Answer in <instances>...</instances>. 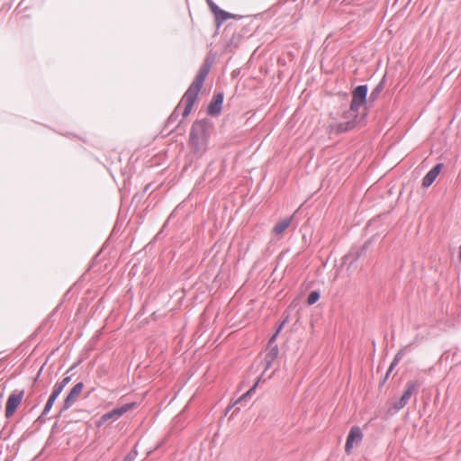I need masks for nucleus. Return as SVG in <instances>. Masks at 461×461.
Here are the masks:
<instances>
[{
  "instance_id": "nucleus-1",
  "label": "nucleus",
  "mask_w": 461,
  "mask_h": 461,
  "mask_svg": "<svg viewBox=\"0 0 461 461\" xmlns=\"http://www.w3.org/2000/svg\"><path fill=\"white\" fill-rule=\"evenodd\" d=\"M210 68L211 63L206 59L200 68L194 81L184 94L180 103L167 120L165 127L170 132L178 128L184 119L190 114L203 82L209 74Z\"/></svg>"
},
{
  "instance_id": "nucleus-2",
  "label": "nucleus",
  "mask_w": 461,
  "mask_h": 461,
  "mask_svg": "<svg viewBox=\"0 0 461 461\" xmlns=\"http://www.w3.org/2000/svg\"><path fill=\"white\" fill-rule=\"evenodd\" d=\"M212 130V122L210 119L204 118L193 122L188 143L197 158H202L207 151Z\"/></svg>"
},
{
  "instance_id": "nucleus-3",
  "label": "nucleus",
  "mask_w": 461,
  "mask_h": 461,
  "mask_svg": "<svg viewBox=\"0 0 461 461\" xmlns=\"http://www.w3.org/2000/svg\"><path fill=\"white\" fill-rule=\"evenodd\" d=\"M420 383L418 380H410L406 383L402 395L397 401L393 403V408L395 411H399L404 408L411 396H416L419 393V387Z\"/></svg>"
},
{
  "instance_id": "nucleus-4",
  "label": "nucleus",
  "mask_w": 461,
  "mask_h": 461,
  "mask_svg": "<svg viewBox=\"0 0 461 461\" xmlns=\"http://www.w3.org/2000/svg\"><path fill=\"white\" fill-rule=\"evenodd\" d=\"M368 86L367 85H359L352 91V100L350 102L351 111L359 112L360 107L368 104Z\"/></svg>"
},
{
  "instance_id": "nucleus-5",
  "label": "nucleus",
  "mask_w": 461,
  "mask_h": 461,
  "mask_svg": "<svg viewBox=\"0 0 461 461\" xmlns=\"http://www.w3.org/2000/svg\"><path fill=\"white\" fill-rule=\"evenodd\" d=\"M136 407H137L136 402H131L119 405V406L113 408V410L107 411L106 413L103 414L99 420L98 425H101V424L108 421L109 420H116L119 418H121L122 415H124L126 412L133 410Z\"/></svg>"
},
{
  "instance_id": "nucleus-6",
  "label": "nucleus",
  "mask_w": 461,
  "mask_h": 461,
  "mask_svg": "<svg viewBox=\"0 0 461 461\" xmlns=\"http://www.w3.org/2000/svg\"><path fill=\"white\" fill-rule=\"evenodd\" d=\"M84 388V383L79 382L76 384L68 392L67 397L65 398L63 404L58 413V417H60L63 412L71 408L77 402V397L82 393Z\"/></svg>"
},
{
  "instance_id": "nucleus-7",
  "label": "nucleus",
  "mask_w": 461,
  "mask_h": 461,
  "mask_svg": "<svg viewBox=\"0 0 461 461\" xmlns=\"http://www.w3.org/2000/svg\"><path fill=\"white\" fill-rule=\"evenodd\" d=\"M24 397V390H14L8 397L5 405V417L10 418L16 411Z\"/></svg>"
},
{
  "instance_id": "nucleus-8",
  "label": "nucleus",
  "mask_w": 461,
  "mask_h": 461,
  "mask_svg": "<svg viewBox=\"0 0 461 461\" xmlns=\"http://www.w3.org/2000/svg\"><path fill=\"white\" fill-rule=\"evenodd\" d=\"M223 100L224 94L222 92L215 93L207 106V113L211 116L219 115L222 109Z\"/></svg>"
},
{
  "instance_id": "nucleus-9",
  "label": "nucleus",
  "mask_w": 461,
  "mask_h": 461,
  "mask_svg": "<svg viewBox=\"0 0 461 461\" xmlns=\"http://www.w3.org/2000/svg\"><path fill=\"white\" fill-rule=\"evenodd\" d=\"M442 168V163L436 164L422 178V186L425 188L429 187L440 174Z\"/></svg>"
},
{
  "instance_id": "nucleus-10",
  "label": "nucleus",
  "mask_w": 461,
  "mask_h": 461,
  "mask_svg": "<svg viewBox=\"0 0 461 461\" xmlns=\"http://www.w3.org/2000/svg\"><path fill=\"white\" fill-rule=\"evenodd\" d=\"M386 82L385 75L382 77L380 82L373 88L368 96V105L372 106L373 104L378 99L381 93L383 92Z\"/></svg>"
},
{
  "instance_id": "nucleus-11",
  "label": "nucleus",
  "mask_w": 461,
  "mask_h": 461,
  "mask_svg": "<svg viewBox=\"0 0 461 461\" xmlns=\"http://www.w3.org/2000/svg\"><path fill=\"white\" fill-rule=\"evenodd\" d=\"M268 348L269 350L264 357L265 371L272 366L274 361L277 358L279 353L277 345H274L273 347Z\"/></svg>"
},
{
  "instance_id": "nucleus-12",
  "label": "nucleus",
  "mask_w": 461,
  "mask_h": 461,
  "mask_svg": "<svg viewBox=\"0 0 461 461\" xmlns=\"http://www.w3.org/2000/svg\"><path fill=\"white\" fill-rule=\"evenodd\" d=\"M62 391L54 385L53 390L50 395L49 396V399L43 408V414H48L50 411L54 402H56V400L58 399Z\"/></svg>"
},
{
  "instance_id": "nucleus-13",
  "label": "nucleus",
  "mask_w": 461,
  "mask_h": 461,
  "mask_svg": "<svg viewBox=\"0 0 461 461\" xmlns=\"http://www.w3.org/2000/svg\"><path fill=\"white\" fill-rule=\"evenodd\" d=\"M411 351V345H407L405 347H403L402 348H401L397 353L396 355L394 356V358L393 360V362L391 363L387 372L389 374H391V372L394 369V367L398 365V363L402 360V358L403 357V356L410 352Z\"/></svg>"
},
{
  "instance_id": "nucleus-14",
  "label": "nucleus",
  "mask_w": 461,
  "mask_h": 461,
  "mask_svg": "<svg viewBox=\"0 0 461 461\" xmlns=\"http://www.w3.org/2000/svg\"><path fill=\"white\" fill-rule=\"evenodd\" d=\"M347 439L353 443L359 444L363 439L361 429L357 426H353L348 432Z\"/></svg>"
},
{
  "instance_id": "nucleus-15",
  "label": "nucleus",
  "mask_w": 461,
  "mask_h": 461,
  "mask_svg": "<svg viewBox=\"0 0 461 461\" xmlns=\"http://www.w3.org/2000/svg\"><path fill=\"white\" fill-rule=\"evenodd\" d=\"M357 124V121H356L355 119H352V120H348V121L338 123L335 130H336V132H338V133H343V132H347V131H349L355 129Z\"/></svg>"
},
{
  "instance_id": "nucleus-16",
  "label": "nucleus",
  "mask_w": 461,
  "mask_h": 461,
  "mask_svg": "<svg viewBox=\"0 0 461 461\" xmlns=\"http://www.w3.org/2000/svg\"><path fill=\"white\" fill-rule=\"evenodd\" d=\"M357 124V121H356L355 119H352V120H348V121L338 123L335 130H336V132H338V133H343V132H347V131H349L355 129Z\"/></svg>"
},
{
  "instance_id": "nucleus-17",
  "label": "nucleus",
  "mask_w": 461,
  "mask_h": 461,
  "mask_svg": "<svg viewBox=\"0 0 461 461\" xmlns=\"http://www.w3.org/2000/svg\"><path fill=\"white\" fill-rule=\"evenodd\" d=\"M293 217L294 216L292 215L277 222L273 228V232L276 235L282 234L292 223Z\"/></svg>"
},
{
  "instance_id": "nucleus-18",
  "label": "nucleus",
  "mask_w": 461,
  "mask_h": 461,
  "mask_svg": "<svg viewBox=\"0 0 461 461\" xmlns=\"http://www.w3.org/2000/svg\"><path fill=\"white\" fill-rule=\"evenodd\" d=\"M215 20L217 23V27H220L225 21H227L230 18H236V15L233 14H230L225 10H219L215 14Z\"/></svg>"
},
{
  "instance_id": "nucleus-19",
  "label": "nucleus",
  "mask_w": 461,
  "mask_h": 461,
  "mask_svg": "<svg viewBox=\"0 0 461 461\" xmlns=\"http://www.w3.org/2000/svg\"><path fill=\"white\" fill-rule=\"evenodd\" d=\"M259 381H260V378H258L257 380V382L253 384V386L246 393H244L243 395H241L239 398V400L237 401V403H240L241 404L243 402H246L247 398H249L251 395V393H253L255 392V390H256Z\"/></svg>"
},
{
  "instance_id": "nucleus-20",
  "label": "nucleus",
  "mask_w": 461,
  "mask_h": 461,
  "mask_svg": "<svg viewBox=\"0 0 461 461\" xmlns=\"http://www.w3.org/2000/svg\"><path fill=\"white\" fill-rule=\"evenodd\" d=\"M320 297H321V293L319 291H316V290L312 291L308 294L307 303L309 305H312L319 301Z\"/></svg>"
},
{
  "instance_id": "nucleus-21",
  "label": "nucleus",
  "mask_w": 461,
  "mask_h": 461,
  "mask_svg": "<svg viewBox=\"0 0 461 461\" xmlns=\"http://www.w3.org/2000/svg\"><path fill=\"white\" fill-rule=\"evenodd\" d=\"M360 257L359 252H349L343 257V264H352L355 260H357Z\"/></svg>"
},
{
  "instance_id": "nucleus-22",
  "label": "nucleus",
  "mask_w": 461,
  "mask_h": 461,
  "mask_svg": "<svg viewBox=\"0 0 461 461\" xmlns=\"http://www.w3.org/2000/svg\"><path fill=\"white\" fill-rule=\"evenodd\" d=\"M358 113L359 112L351 111V104H350L349 109L343 113L342 117L347 121L352 120V119H355L356 121H357Z\"/></svg>"
},
{
  "instance_id": "nucleus-23",
  "label": "nucleus",
  "mask_w": 461,
  "mask_h": 461,
  "mask_svg": "<svg viewBox=\"0 0 461 461\" xmlns=\"http://www.w3.org/2000/svg\"><path fill=\"white\" fill-rule=\"evenodd\" d=\"M71 381L70 375H66L61 381H59L55 384V386H57L61 391L64 390L66 385Z\"/></svg>"
},
{
  "instance_id": "nucleus-24",
  "label": "nucleus",
  "mask_w": 461,
  "mask_h": 461,
  "mask_svg": "<svg viewBox=\"0 0 461 461\" xmlns=\"http://www.w3.org/2000/svg\"><path fill=\"white\" fill-rule=\"evenodd\" d=\"M137 456V451L128 453L122 461H134Z\"/></svg>"
},
{
  "instance_id": "nucleus-25",
  "label": "nucleus",
  "mask_w": 461,
  "mask_h": 461,
  "mask_svg": "<svg viewBox=\"0 0 461 461\" xmlns=\"http://www.w3.org/2000/svg\"><path fill=\"white\" fill-rule=\"evenodd\" d=\"M353 447H354V443L349 441L348 439H347L346 440V445H345V451H346V453L350 454Z\"/></svg>"
},
{
  "instance_id": "nucleus-26",
  "label": "nucleus",
  "mask_w": 461,
  "mask_h": 461,
  "mask_svg": "<svg viewBox=\"0 0 461 461\" xmlns=\"http://www.w3.org/2000/svg\"><path fill=\"white\" fill-rule=\"evenodd\" d=\"M278 334L277 331H276L269 339L268 340V347H273L274 345V342L276 341V338L278 337Z\"/></svg>"
},
{
  "instance_id": "nucleus-27",
  "label": "nucleus",
  "mask_w": 461,
  "mask_h": 461,
  "mask_svg": "<svg viewBox=\"0 0 461 461\" xmlns=\"http://www.w3.org/2000/svg\"><path fill=\"white\" fill-rule=\"evenodd\" d=\"M287 321H288V317H286L285 320H283L282 322L278 325V327H277V329L276 330V331H277V333L281 332V330L285 327V325L287 322Z\"/></svg>"
},
{
  "instance_id": "nucleus-28",
  "label": "nucleus",
  "mask_w": 461,
  "mask_h": 461,
  "mask_svg": "<svg viewBox=\"0 0 461 461\" xmlns=\"http://www.w3.org/2000/svg\"><path fill=\"white\" fill-rule=\"evenodd\" d=\"M47 414H43V411H41V415L37 418L36 422H39L41 424L46 422V416Z\"/></svg>"
},
{
  "instance_id": "nucleus-29",
  "label": "nucleus",
  "mask_w": 461,
  "mask_h": 461,
  "mask_svg": "<svg viewBox=\"0 0 461 461\" xmlns=\"http://www.w3.org/2000/svg\"><path fill=\"white\" fill-rule=\"evenodd\" d=\"M209 8L213 14H215L219 10H221V8L215 3L211 5V6H209Z\"/></svg>"
},
{
  "instance_id": "nucleus-30",
  "label": "nucleus",
  "mask_w": 461,
  "mask_h": 461,
  "mask_svg": "<svg viewBox=\"0 0 461 461\" xmlns=\"http://www.w3.org/2000/svg\"><path fill=\"white\" fill-rule=\"evenodd\" d=\"M390 374L388 372H386L384 377L383 378V381H382V384L385 383V381L388 379Z\"/></svg>"
},
{
  "instance_id": "nucleus-31",
  "label": "nucleus",
  "mask_w": 461,
  "mask_h": 461,
  "mask_svg": "<svg viewBox=\"0 0 461 461\" xmlns=\"http://www.w3.org/2000/svg\"><path fill=\"white\" fill-rule=\"evenodd\" d=\"M206 2L209 6H211V5H212L214 3L212 0H206Z\"/></svg>"
},
{
  "instance_id": "nucleus-32",
  "label": "nucleus",
  "mask_w": 461,
  "mask_h": 461,
  "mask_svg": "<svg viewBox=\"0 0 461 461\" xmlns=\"http://www.w3.org/2000/svg\"><path fill=\"white\" fill-rule=\"evenodd\" d=\"M206 2L209 6H211V5H212L214 3L212 0H206Z\"/></svg>"
},
{
  "instance_id": "nucleus-33",
  "label": "nucleus",
  "mask_w": 461,
  "mask_h": 461,
  "mask_svg": "<svg viewBox=\"0 0 461 461\" xmlns=\"http://www.w3.org/2000/svg\"><path fill=\"white\" fill-rule=\"evenodd\" d=\"M55 429H57V422L54 424V426L52 427V430H54Z\"/></svg>"
},
{
  "instance_id": "nucleus-34",
  "label": "nucleus",
  "mask_w": 461,
  "mask_h": 461,
  "mask_svg": "<svg viewBox=\"0 0 461 461\" xmlns=\"http://www.w3.org/2000/svg\"><path fill=\"white\" fill-rule=\"evenodd\" d=\"M366 247H367V246H366V244H365V245L363 246V249H366Z\"/></svg>"
}]
</instances>
